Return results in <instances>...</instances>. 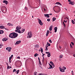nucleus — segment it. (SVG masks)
Masks as SVG:
<instances>
[{
	"label": "nucleus",
	"mask_w": 75,
	"mask_h": 75,
	"mask_svg": "<svg viewBox=\"0 0 75 75\" xmlns=\"http://www.w3.org/2000/svg\"><path fill=\"white\" fill-rule=\"evenodd\" d=\"M52 21H54L56 20V18H55L53 17L52 18Z\"/></svg>",
	"instance_id": "nucleus-22"
},
{
	"label": "nucleus",
	"mask_w": 75,
	"mask_h": 75,
	"mask_svg": "<svg viewBox=\"0 0 75 75\" xmlns=\"http://www.w3.org/2000/svg\"><path fill=\"white\" fill-rule=\"evenodd\" d=\"M70 47L71 48H73V47H72V46L71 44H70Z\"/></svg>",
	"instance_id": "nucleus-29"
},
{
	"label": "nucleus",
	"mask_w": 75,
	"mask_h": 75,
	"mask_svg": "<svg viewBox=\"0 0 75 75\" xmlns=\"http://www.w3.org/2000/svg\"><path fill=\"white\" fill-rule=\"evenodd\" d=\"M16 71V69H14L13 70V72H15V71Z\"/></svg>",
	"instance_id": "nucleus-43"
},
{
	"label": "nucleus",
	"mask_w": 75,
	"mask_h": 75,
	"mask_svg": "<svg viewBox=\"0 0 75 75\" xmlns=\"http://www.w3.org/2000/svg\"><path fill=\"white\" fill-rule=\"evenodd\" d=\"M49 15H52V13H50L49 14Z\"/></svg>",
	"instance_id": "nucleus-64"
},
{
	"label": "nucleus",
	"mask_w": 75,
	"mask_h": 75,
	"mask_svg": "<svg viewBox=\"0 0 75 75\" xmlns=\"http://www.w3.org/2000/svg\"><path fill=\"white\" fill-rule=\"evenodd\" d=\"M35 48H38L39 47V45H36L35 46Z\"/></svg>",
	"instance_id": "nucleus-17"
},
{
	"label": "nucleus",
	"mask_w": 75,
	"mask_h": 75,
	"mask_svg": "<svg viewBox=\"0 0 75 75\" xmlns=\"http://www.w3.org/2000/svg\"><path fill=\"white\" fill-rule=\"evenodd\" d=\"M45 8L46 9V10H47V6H45Z\"/></svg>",
	"instance_id": "nucleus-36"
},
{
	"label": "nucleus",
	"mask_w": 75,
	"mask_h": 75,
	"mask_svg": "<svg viewBox=\"0 0 75 75\" xmlns=\"http://www.w3.org/2000/svg\"><path fill=\"white\" fill-rule=\"evenodd\" d=\"M45 55V54H43L42 55V57H44V55Z\"/></svg>",
	"instance_id": "nucleus-58"
},
{
	"label": "nucleus",
	"mask_w": 75,
	"mask_h": 75,
	"mask_svg": "<svg viewBox=\"0 0 75 75\" xmlns=\"http://www.w3.org/2000/svg\"><path fill=\"white\" fill-rule=\"evenodd\" d=\"M13 55H12L11 56V57H9V59H12V58H13Z\"/></svg>",
	"instance_id": "nucleus-20"
},
{
	"label": "nucleus",
	"mask_w": 75,
	"mask_h": 75,
	"mask_svg": "<svg viewBox=\"0 0 75 75\" xmlns=\"http://www.w3.org/2000/svg\"><path fill=\"white\" fill-rule=\"evenodd\" d=\"M21 28V27H20L19 26H18L16 28V30H15L16 32V33H18V32L19 31H20V30Z\"/></svg>",
	"instance_id": "nucleus-2"
},
{
	"label": "nucleus",
	"mask_w": 75,
	"mask_h": 75,
	"mask_svg": "<svg viewBox=\"0 0 75 75\" xmlns=\"http://www.w3.org/2000/svg\"><path fill=\"white\" fill-rule=\"evenodd\" d=\"M5 30H8V29L5 28Z\"/></svg>",
	"instance_id": "nucleus-63"
},
{
	"label": "nucleus",
	"mask_w": 75,
	"mask_h": 75,
	"mask_svg": "<svg viewBox=\"0 0 75 75\" xmlns=\"http://www.w3.org/2000/svg\"><path fill=\"white\" fill-rule=\"evenodd\" d=\"M56 4H60V3L59 2H57L56 3Z\"/></svg>",
	"instance_id": "nucleus-41"
},
{
	"label": "nucleus",
	"mask_w": 75,
	"mask_h": 75,
	"mask_svg": "<svg viewBox=\"0 0 75 75\" xmlns=\"http://www.w3.org/2000/svg\"><path fill=\"white\" fill-rule=\"evenodd\" d=\"M71 5H74V1H73L72 2H71Z\"/></svg>",
	"instance_id": "nucleus-31"
},
{
	"label": "nucleus",
	"mask_w": 75,
	"mask_h": 75,
	"mask_svg": "<svg viewBox=\"0 0 75 75\" xmlns=\"http://www.w3.org/2000/svg\"><path fill=\"white\" fill-rule=\"evenodd\" d=\"M48 68V69H52V68H51V67H49V68Z\"/></svg>",
	"instance_id": "nucleus-55"
},
{
	"label": "nucleus",
	"mask_w": 75,
	"mask_h": 75,
	"mask_svg": "<svg viewBox=\"0 0 75 75\" xmlns=\"http://www.w3.org/2000/svg\"><path fill=\"white\" fill-rule=\"evenodd\" d=\"M38 54H35L34 56L35 57H37V56H38Z\"/></svg>",
	"instance_id": "nucleus-28"
},
{
	"label": "nucleus",
	"mask_w": 75,
	"mask_h": 75,
	"mask_svg": "<svg viewBox=\"0 0 75 75\" xmlns=\"http://www.w3.org/2000/svg\"><path fill=\"white\" fill-rule=\"evenodd\" d=\"M48 34H49V30H47L46 35V36H47H47H48Z\"/></svg>",
	"instance_id": "nucleus-18"
},
{
	"label": "nucleus",
	"mask_w": 75,
	"mask_h": 75,
	"mask_svg": "<svg viewBox=\"0 0 75 75\" xmlns=\"http://www.w3.org/2000/svg\"><path fill=\"white\" fill-rule=\"evenodd\" d=\"M40 49H41V51L42 53L43 52V49L42 47H40Z\"/></svg>",
	"instance_id": "nucleus-21"
},
{
	"label": "nucleus",
	"mask_w": 75,
	"mask_h": 75,
	"mask_svg": "<svg viewBox=\"0 0 75 75\" xmlns=\"http://www.w3.org/2000/svg\"><path fill=\"white\" fill-rule=\"evenodd\" d=\"M11 49L10 47H7L6 48V50L8 51L9 52H10V51H11Z\"/></svg>",
	"instance_id": "nucleus-6"
},
{
	"label": "nucleus",
	"mask_w": 75,
	"mask_h": 75,
	"mask_svg": "<svg viewBox=\"0 0 75 75\" xmlns=\"http://www.w3.org/2000/svg\"><path fill=\"white\" fill-rule=\"evenodd\" d=\"M37 74V73L36 72H35V73H34L35 75H36Z\"/></svg>",
	"instance_id": "nucleus-47"
},
{
	"label": "nucleus",
	"mask_w": 75,
	"mask_h": 75,
	"mask_svg": "<svg viewBox=\"0 0 75 75\" xmlns=\"http://www.w3.org/2000/svg\"><path fill=\"white\" fill-rule=\"evenodd\" d=\"M71 72H72V73H72V75H73V74H74V73L73 72V71H72Z\"/></svg>",
	"instance_id": "nucleus-62"
},
{
	"label": "nucleus",
	"mask_w": 75,
	"mask_h": 75,
	"mask_svg": "<svg viewBox=\"0 0 75 75\" xmlns=\"http://www.w3.org/2000/svg\"><path fill=\"white\" fill-rule=\"evenodd\" d=\"M3 3H5V4H6V5L8 3V1H6V0H4Z\"/></svg>",
	"instance_id": "nucleus-8"
},
{
	"label": "nucleus",
	"mask_w": 75,
	"mask_h": 75,
	"mask_svg": "<svg viewBox=\"0 0 75 75\" xmlns=\"http://www.w3.org/2000/svg\"><path fill=\"white\" fill-rule=\"evenodd\" d=\"M24 31H25V29H24L22 30L21 31H19L18 32V33H19L20 34L21 33H23V32H24Z\"/></svg>",
	"instance_id": "nucleus-9"
},
{
	"label": "nucleus",
	"mask_w": 75,
	"mask_h": 75,
	"mask_svg": "<svg viewBox=\"0 0 75 75\" xmlns=\"http://www.w3.org/2000/svg\"><path fill=\"white\" fill-rule=\"evenodd\" d=\"M71 44L72 45H74V43L72 42H71Z\"/></svg>",
	"instance_id": "nucleus-33"
},
{
	"label": "nucleus",
	"mask_w": 75,
	"mask_h": 75,
	"mask_svg": "<svg viewBox=\"0 0 75 75\" xmlns=\"http://www.w3.org/2000/svg\"><path fill=\"white\" fill-rule=\"evenodd\" d=\"M63 57V55H60V58H62Z\"/></svg>",
	"instance_id": "nucleus-27"
},
{
	"label": "nucleus",
	"mask_w": 75,
	"mask_h": 75,
	"mask_svg": "<svg viewBox=\"0 0 75 75\" xmlns=\"http://www.w3.org/2000/svg\"><path fill=\"white\" fill-rule=\"evenodd\" d=\"M50 67H51V68L52 69V68H53L54 67H52V65H50Z\"/></svg>",
	"instance_id": "nucleus-38"
},
{
	"label": "nucleus",
	"mask_w": 75,
	"mask_h": 75,
	"mask_svg": "<svg viewBox=\"0 0 75 75\" xmlns=\"http://www.w3.org/2000/svg\"><path fill=\"white\" fill-rule=\"evenodd\" d=\"M17 71V74H18V72H19V71H20V70H18Z\"/></svg>",
	"instance_id": "nucleus-34"
},
{
	"label": "nucleus",
	"mask_w": 75,
	"mask_h": 75,
	"mask_svg": "<svg viewBox=\"0 0 75 75\" xmlns=\"http://www.w3.org/2000/svg\"><path fill=\"white\" fill-rule=\"evenodd\" d=\"M3 33H4V31H3V30H0V34H3Z\"/></svg>",
	"instance_id": "nucleus-16"
},
{
	"label": "nucleus",
	"mask_w": 75,
	"mask_h": 75,
	"mask_svg": "<svg viewBox=\"0 0 75 75\" xmlns=\"http://www.w3.org/2000/svg\"><path fill=\"white\" fill-rule=\"evenodd\" d=\"M28 36L27 37V38H31L33 36V34H32V32L31 31H29L28 33Z\"/></svg>",
	"instance_id": "nucleus-3"
},
{
	"label": "nucleus",
	"mask_w": 75,
	"mask_h": 75,
	"mask_svg": "<svg viewBox=\"0 0 75 75\" xmlns=\"http://www.w3.org/2000/svg\"><path fill=\"white\" fill-rule=\"evenodd\" d=\"M59 68L60 69L61 72H65V70H64L63 69H61L60 67H59Z\"/></svg>",
	"instance_id": "nucleus-12"
},
{
	"label": "nucleus",
	"mask_w": 75,
	"mask_h": 75,
	"mask_svg": "<svg viewBox=\"0 0 75 75\" xmlns=\"http://www.w3.org/2000/svg\"><path fill=\"white\" fill-rule=\"evenodd\" d=\"M9 66H8V65H7V69H9Z\"/></svg>",
	"instance_id": "nucleus-45"
},
{
	"label": "nucleus",
	"mask_w": 75,
	"mask_h": 75,
	"mask_svg": "<svg viewBox=\"0 0 75 75\" xmlns=\"http://www.w3.org/2000/svg\"><path fill=\"white\" fill-rule=\"evenodd\" d=\"M59 47L60 48V49H61V48H62V47H61V46H59Z\"/></svg>",
	"instance_id": "nucleus-53"
},
{
	"label": "nucleus",
	"mask_w": 75,
	"mask_h": 75,
	"mask_svg": "<svg viewBox=\"0 0 75 75\" xmlns=\"http://www.w3.org/2000/svg\"><path fill=\"white\" fill-rule=\"evenodd\" d=\"M38 20L39 23L40 25H42V24H43V23L42 22V21H41V20L40 19H39V18H38Z\"/></svg>",
	"instance_id": "nucleus-4"
},
{
	"label": "nucleus",
	"mask_w": 75,
	"mask_h": 75,
	"mask_svg": "<svg viewBox=\"0 0 75 75\" xmlns=\"http://www.w3.org/2000/svg\"><path fill=\"white\" fill-rule=\"evenodd\" d=\"M63 69L64 70H65V69H66V67H64L63 68Z\"/></svg>",
	"instance_id": "nucleus-35"
},
{
	"label": "nucleus",
	"mask_w": 75,
	"mask_h": 75,
	"mask_svg": "<svg viewBox=\"0 0 75 75\" xmlns=\"http://www.w3.org/2000/svg\"><path fill=\"white\" fill-rule=\"evenodd\" d=\"M38 59L39 60V61H40V59L39 57H38Z\"/></svg>",
	"instance_id": "nucleus-51"
},
{
	"label": "nucleus",
	"mask_w": 75,
	"mask_h": 75,
	"mask_svg": "<svg viewBox=\"0 0 75 75\" xmlns=\"http://www.w3.org/2000/svg\"><path fill=\"white\" fill-rule=\"evenodd\" d=\"M64 22H65V23H67V20L66 21H65V20H64Z\"/></svg>",
	"instance_id": "nucleus-50"
},
{
	"label": "nucleus",
	"mask_w": 75,
	"mask_h": 75,
	"mask_svg": "<svg viewBox=\"0 0 75 75\" xmlns=\"http://www.w3.org/2000/svg\"><path fill=\"white\" fill-rule=\"evenodd\" d=\"M0 28H4V26H0Z\"/></svg>",
	"instance_id": "nucleus-19"
},
{
	"label": "nucleus",
	"mask_w": 75,
	"mask_h": 75,
	"mask_svg": "<svg viewBox=\"0 0 75 75\" xmlns=\"http://www.w3.org/2000/svg\"><path fill=\"white\" fill-rule=\"evenodd\" d=\"M50 52H46V54H50Z\"/></svg>",
	"instance_id": "nucleus-44"
},
{
	"label": "nucleus",
	"mask_w": 75,
	"mask_h": 75,
	"mask_svg": "<svg viewBox=\"0 0 75 75\" xmlns=\"http://www.w3.org/2000/svg\"><path fill=\"white\" fill-rule=\"evenodd\" d=\"M71 22L73 24H75V22H74V20H71Z\"/></svg>",
	"instance_id": "nucleus-24"
},
{
	"label": "nucleus",
	"mask_w": 75,
	"mask_h": 75,
	"mask_svg": "<svg viewBox=\"0 0 75 75\" xmlns=\"http://www.w3.org/2000/svg\"><path fill=\"white\" fill-rule=\"evenodd\" d=\"M39 64H40V65H42L41 64V62H40V61H39Z\"/></svg>",
	"instance_id": "nucleus-42"
},
{
	"label": "nucleus",
	"mask_w": 75,
	"mask_h": 75,
	"mask_svg": "<svg viewBox=\"0 0 75 75\" xmlns=\"http://www.w3.org/2000/svg\"><path fill=\"white\" fill-rule=\"evenodd\" d=\"M50 56H51V53H50L49 54H47L48 57H50Z\"/></svg>",
	"instance_id": "nucleus-23"
},
{
	"label": "nucleus",
	"mask_w": 75,
	"mask_h": 75,
	"mask_svg": "<svg viewBox=\"0 0 75 75\" xmlns=\"http://www.w3.org/2000/svg\"><path fill=\"white\" fill-rule=\"evenodd\" d=\"M17 36H18V34L14 32L10 33L9 35V37L11 38H15Z\"/></svg>",
	"instance_id": "nucleus-1"
},
{
	"label": "nucleus",
	"mask_w": 75,
	"mask_h": 75,
	"mask_svg": "<svg viewBox=\"0 0 75 75\" xmlns=\"http://www.w3.org/2000/svg\"><path fill=\"white\" fill-rule=\"evenodd\" d=\"M46 47H48V45H46Z\"/></svg>",
	"instance_id": "nucleus-49"
},
{
	"label": "nucleus",
	"mask_w": 75,
	"mask_h": 75,
	"mask_svg": "<svg viewBox=\"0 0 75 75\" xmlns=\"http://www.w3.org/2000/svg\"><path fill=\"white\" fill-rule=\"evenodd\" d=\"M20 57H17V59H20Z\"/></svg>",
	"instance_id": "nucleus-46"
},
{
	"label": "nucleus",
	"mask_w": 75,
	"mask_h": 75,
	"mask_svg": "<svg viewBox=\"0 0 75 75\" xmlns=\"http://www.w3.org/2000/svg\"><path fill=\"white\" fill-rule=\"evenodd\" d=\"M47 45H48V46H50L51 45V44L49 43L48 42H47Z\"/></svg>",
	"instance_id": "nucleus-25"
},
{
	"label": "nucleus",
	"mask_w": 75,
	"mask_h": 75,
	"mask_svg": "<svg viewBox=\"0 0 75 75\" xmlns=\"http://www.w3.org/2000/svg\"><path fill=\"white\" fill-rule=\"evenodd\" d=\"M49 41L50 42V43H52V41H51V39L49 40Z\"/></svg>",
	"instance_id": "nucleus-37"
},
{
	"label": "nucleus",
	"mask_w": 75,
	"mask_h": 75,
	"mask_svg": "<svg viewBox=\"0 0 75 75\" xmlns=\"http://www.w3.org/2000/svg\"><path fill=\"white\" fill-rule=\"evenodd\" d=\"M25 9L26 10H27V8L25 7Z\"/></svg>",
	"instance_id": "nucleus-52"
},
{
	"label": "nucleus",
	"mask_w": 75,
	"mask_h": 75,
	"mask_svg": "<svg viewBox=\"0 0 75 75\" xmlns=\"http://www.w3.org/2000/svg\"><path fill=\"white\" fill-rule=\"evenodd\" d=\"M52 26H51L49 28V30L50 31H52Z\"/></svg>",
	"instance_id": "nucleus-15"
},
{
	"label": "nucleus",
	"mask_w": 75,
	"mask_h": 75,
	"mask_svg": "<svg viewBox=\"0 0 75 75\" xmlns=\"http://www.w3.org/2000/svg\"><path fill=\"white\" fill-rule=\"evenodd\" d=\"M8 40V39L7 38H4L3 39H2V40L3 41H7Z\"/></svg>",
	"instance_id": "nucleus-7"
},
{
	"label": "nucleus",
	"mask_w": 75,
	"mask_h": 75,
	"mask_svg": "<svg viewBox=\"0 0 75 75\" xmlns=\"http://www.w3.org/2000/svg\"><path fill=\"white\" fill-rule=\"evenodd\" d=\"M20 43H21V41L19 40L18 41H17L16 42V43H15V45H16V44L17 45L18 44H20Z\"/></svg>",
	"instance_id": "nucleus-5"
},
{
	"label": "nucleus",
	"mask_w": 75,
	"mask_h": 75,
	"mask_svg": "<svg viewBox=\"0 0 75 75\" xmlns=\"http://www.w3.org/2000/svg\"><path fill=\"white\" fill-rule=\"evenodd\" d=\"M44 11H45L46 10V9L45 8H44Z\"/></svg>",
	"instance_id": "nucleus-56"
},
{
	"label": "nucleus",
	"mask_w": 75,
	"mask_h": 75,
	"mask_svg": "<svg viewBox=\"0 0 75 75\" xmlns=\"http://www.w3.org/2000/svg\"><path fill=\"white\" fill-rule=\"evenodd\" d=\"M55 12V13H58L59 12V11H56L55 10H53Z\"/></svg>",
	"instance_id": "nucleus-32"
},
{
	"label": "nucleus",
	"mask_w": 75,
	"mask_h": 75,
	"mask_svg": "<svg viewBox=\"0 0 75 75\" xmlns=\"http://www.w3.org/2000/svg\"><path fill=\"white\" fill-rule=\"evenodd\" d=\"M44 16L45 17H47V18H49L50 17V16H50V15L48 14H45Z\"/></svg>",
	"instance_id": "nucleus-10"
},
{
	"label": "nucleus",
	"mask_w": 75,
	"mask_h": 75,
	"mask_svg": "<svg viewBox=\"0 0 75 75\" xmlns=\"http://www.w3.org/2000/svg\"><path fill=\"white\" fill-rule=\"evenodd\" d=\"M43 59L42 61H43H43H44V57H43Z\"/></svg>",
	"instance_id": "nucleus-59"
},
{
	"label": "nucleus",
	"mask_w": 75,
	"mask_h": 75,
	"mask_svg": "<svg viewBox=\"0 0 75 75\" xmlns=\"http://www.w3.org/2000/svg\"><path fill=\"white\" fill-rule=\"evenodd\" d=\"M9 62L10 63H11V59H9Z\"/></svg>",
	"instance_id": "nucleus-30"
},
{
	"label": "nucleus",
	"mask_w": 75,
	"mask_h": 75,
	"mask_svg": "<svg viewBox=\"0 0 75 75\" xmlns=\"http://www.w3.org/2000/svg\"><path fill=\"white\" fill-rule=\"evenodd\" d=\"M57 27H55L54 28V33H56L57 31Z\"/></svg>",
	"instance_id": "nucleus-11"
},
{
	"label": "nucleus",
	"mask_w": 75,
	"mask_h": 75,
	"mask_svg": "<svg viewBox=\"0 0 75 75\" xmlns=\"http://www.w3.org/2000/svg\"><path fill=\"white\" fill-rule=\"evenodd\" d=\"M71 2H69V4H71Z\"/></svg>",
	"instance_id": "nucleus-61"
},
{
	"label": "nucleus",
	"mask_w": 75,
	"mask_h": 75,
	"mask_svg": "<svg viewBox=\"0 0 75 75\" xmlns=\"http://www.w3.org/2000/svg\"><path fill=\"white\" fill-rule=\"evenodd\" d=\"M45 51H48V48L47 47H46Z\"/></svg>",
	"instance_id": "nucleus-39"
},
{
	"label": "nucleus",
	"mask_w": 75,
	"mask_h": 75,
	"mask_svg": "<svg viewBox=\"0 0 75 75\" xmlns=\"http://www.w3.org/2000/svg\"><path fill=\"white\" fill-rule=\"evenodd\" d=\"M2 68V65H0V68Z\"/></svg>",
	"instance_id": "nucleus-48"
},
{
	"label": "nucleus",
	"mask_w": 75,
	"mask_h": 75,
	"mask_svg": "<svg viewBox=\"0 0 75 75\" xmlns=\"http://www.w3.org/2000/svg\"><path fill=\"white\" fill-rule=\"evenodd\" d=\"M73 56H74V57H75V54H74L73 55Z\"/></svg>",
	"instance_id": "nucleus-60"
},
{
	"label": "nucleus",
	"mask_w": 75,
	"mask_h": 75,
	"mask_svg": "<svg viewBox=\"0 0 75 75\" xmlns=\"http://www.w3.org/2000/svg\"><path fill=\"white\" fill-rule=\"evenodd\" d=\"M63 24L64 25V26L65 28V27H66V25H65V23H64V22H63Z\"/></svg>",
	"instance_id": "nucleus-26"
},
{
	"label": "nucleus",
	"mask_w": 75,
	"mask_h": 75,
	"mask_svg": "<svg viewBox=\"0 0 75 75\" xmlns=\"http://www.w3.org/2000/svg\"><path fill=\"white\" fill-rule=\"evenodd\" d=\"M8 25L9 26H13V24H11L9 23H8Z\"/></svg>",
	"instance_id": "nucleus-14"
},
{
	"label": "nucleus",
	"mask_w": 75,
	"mask_h": 75,
	"mask_svg": "<svg viewBox=\"0 0 75 75\" xmlns=\"http://www.w3.org/2000/svg\"><path fill=\"white\" fill-rule=\"evenodd\" d=\"M47 21H50V19H47Z\"/></svg>",
	"instance_id": "nucleus-40"
},
{
	"label": "nucleus",
	"mask_w": 75,
	"mask_h": 75,
	"mask_svg": "<svg viewBox=\"0 0 75 75\" xmlns=\"http://www.w3.org/2000/svg\"><path fill=\"white\" fill-rule=\"evenodd\" d=\"M69 2H71V0H68Z\"/></svg>",
	"instance_id": "nucleus-54"
},
{
	"label": "nucleus",
	"mask_w": 75,
	"mask_h": 75,
	"mask_svg": "<svg viewBox=\"0 0 75 75\" xmlns=\"http://www.w3.org/2000/svg\"><path fill=\"white\" fill-rule=\"evenodd\" d=\"M50 63L52 65V66L53 67V68H54V67H55V66L54 65V63H53V62H50Z\"/></svg>",
	"instance_id": "nucleus-13"
},
{
	"label": "nucleus",
	"mask_w": 75,
	"mask_h": 75,
	"mask_svg": "<svg viewBox=\"0 0 75 75\" xmlns=\"http://www.w3.org/2000/svg\"><path fill=\"white\" fill-rule=\"evenodd\" d=\"M1 48V45H0V48Z\"/></svg>",
	"instance_id": "nucleus-57"
}]
</instances>
